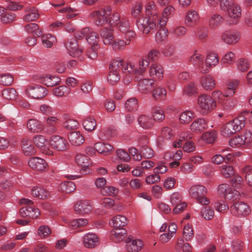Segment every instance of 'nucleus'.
<instances>
[{
  "label": "nucleus",
  "mask_w": 252,
  "mask_h": 252,
  "mask_svg": "<svg viewBox=\"0 0 252 252\" xmlns=\"http://www.w3.org/2000/svg\"><path fill=\"white\" fill-rule=\"evenodd\" d=\"M111 9L110 7L101 8L92 12L89 17L93 20L97 26H103L109 21Z\"/></svg>",
  "instance_id": "obj_1"
},
{
  "label": "nucleus",
  "mask_w": 252,
  "mask_h": 252,
  "mask_svg": "<svg viewBox=\"0 0 252 252\" xmlns=\"http://www.w3.org/2000/svg\"><path fill=\"white\" fill-rule=\"evenodd\" d=\"M190 196L196 199L198 202L203 205H208L210 200L206 196L207 194V189L202 185L192 186L189 189Z\"/></svg>",
  "instance_id": "obj_2"
},
{
  "label": "nucleus",
  "mask_w": 252,
  "mask_h": 252,
  "mask_svg": "<svg viewBox=\"0 0 252 252\" xmlns=\"http://www.w3.org/2000/svg\"><path fill=\"white\" fill-rule=\"evenodd\" d=\"M138 29L144 34H148L156 28V20L151 17L138 18L136 20Z\"/></svg>",
  "instance_id": "obj_3"
},
{
  "label": "nucleus",
  "mask_w": 252,
  "mask_h": 252,
  "mask_svg": "<svg viewBox=\"0 0 252 252\" xmlns=\"http://www.w3.org/2000/svg\"><path fill=\"white\" fill-rule=\"evenodd\" d=\"M197 103L200 108L205 112H210L215 109L217 102L207 94H200L197 98Z\"/></svg>",
  "instance_id": "obj_4"
},
{
  "label": "nucleus",
  "mask_w": 252,
  "mask_h": 252,
  "mask_svg": "<svg viewBox=\"0 0 252 252\" xmlns=\"http://www.w3.org/2000/svg\"><path fill=\"white\" fill-rule=\"evenodd\" d=\"M51 147L58 151L65 152L69 148V144L67 140L59 135H53L49 139Z\"/></svg>",
  "instance_id": "obj_5"
},
{
  "label": "nucleus",
  "mask_w": 252,
  "mask_h": 252,
  "mask_svg": "<svg viewBox=\"0 0 252 252\" xmlns=\"http://www.w3.org/2000/svg\"><path fill=\"white\" fill-rule=\"evenodd\" d=\"M252 141V134L249 131L240 136L231 138L229 142V145L232 148H237L244 144H248Z\"/></svg>",
  "instance_id": "obj_6"
},
{
  "label": "nucleus",
  "mask_w": 252,
  "mask_h": 252,
  "mask_svg": "<svg viewBox=\"0 0 252 252\" xmlns=\"http://www.w3.org/2000/svg\"><path fill=\"white\" fill-rule=\"evenodd\" d=\"M158 24L157 28L158 32L155 35V40L158 43H161L165 41L168 37V31L165 28L167 23L166 18L158 20Z\"/></svg>",
  "instance_id": "obj_7"
},
{
  "label": "nucleus",
  "mask_w": 252,
  "mask_h": 252,
  "mask_svg": "<svg viewBox=\"0 0 252 252\" xmlns=\"http://www.w3.org/2000/svg\"><path fill=\"white\" fill-rule=\"evenodd\" d=\"M230 211L234 215L246 216L251 212L250 206L246 203L241 201L235 202L231 207Z\"/></svg>",
  "instance_id": "obj_8"
},
{
  "label": "nucleus",
  "mask_w": 252,
  "mask_h": 252,
  "mask_svg": "<svg viewBox=\"0 0 252 252\" xmlns=\"http://www.w3.org/2000/svg\"><path fill=\"white\" fill-rule=\"evenodd\" d=\"M27 94L32 98L39 99L45 97L48 93L47 90L40 85L29 87L25 90Z\"/></svg>",
  "instance_id": "obj_9"
},
{
  "label": "nucleus",
  "mask_w": 252,
  "mask_h": 252,
  "mask_svg": "<svg viewBox=\"0 0 252 252\" xmlns=\"http://www.w3.org/2000/svg\"><path fill=\"white\" fill-rule=\"evenodd\" d=\"M156 86L155 80L149 78L141 79L137 84L138 91L144 94H148L152 92V90Z\"/></svg>",
  "instance_id": "obj_10"
},
{
  "label": "nucleus",
  "mask_w": 252,
  "mask_h": 252,
  "mask_svg": "<svg viewBox=\"0 0 252 252\" xmlns=\"http://www.w3.org/2000/svg\"><path fill=\"white\" fill-rule=\"evenodd\" d=\"M29 166L33 170L43 172L46 171L48 164L45 160L38 157H32L28 161Z\"/></svg>",
  "instance_id": "obj_11"
},
{
  "label": "nucleus",
  "mask_w": 252,
  "mask_h": 252,
  "mask_svg": "<svg viewBox=\"0 0 252 252\" xmlns=\"http://www.w3.org/2000/svg\"><path fill=\"white\" fill-rule=\"evenodd\" d=\"M33 141L36 147L40 149L43 153L47 155H53V152L46 147L48 142L44 136L37 135L33 137Z\"/></svg>",
  "instance_id": "obj_12"
},
{
  "label": "nucleus",
  "mask_w": 252,
  "mask_h": 252,
  "mask_svg": "<svg viewBox=\"0 0 252 252\" xmlns=\"http://www.w3.org/2000/svg\"><path fill=\"white\" fill-rule=\"evenodd\" d=\"M74 211L79 214H88L93 209V205L89 200H81L74 205Z\"/></svg>",
  "instance_id": "obj_13"
},
{
  "label": "nucleus",
  "mask_w": 252,
  "mask_h": 252,
  "mask_svg": "<svg viewBox=\"0 0 252 252\" xmlns=\"http://www.w3.org/2000/svg\"><path fill=\"white\" fill-rule=\"evenodd\" d=\"M65 45L68 53L71 56L78 57L83 52L82 49H79L78 42L74 38L68 39Z\"/></svg>",
  "instance_id": "obj_14"
},
{
  "label": "nucleus",
  "mask_w": 252,
  "mask_h": 252,
  "mask_svg": "<svg viewBox=\"0 0 252 252\" xmlns=\"http://www.w3.org/2000/svg\"><path fill=\"white\" fill-rule=\"evenodd\" d=\"M239 33L233 31H225L221 35V40L227 44H234L238 42Z\"/></svg>",
  "instance_id": "obj_15"
},
{
  "label": "nucleus",
  "mask_w": 252,
  "mask_h": 252,
  "mask_svg": "<svg viewBox=\"0 0 252 252\" xmlns=\"http://www.w3.org/2000/svg\"><path fill=\"white\" fill-rule=\"evenodd\" d=\"M81 33L87 34L86 40L91 46H99L97 44L99 40L98 34L94 32L93 29L89 27L84 28Z\"/></svg>",
  "instance_id": "obj_16"
},
{
  "label": "nucleus",
  "mask_w": 252,
  "mask_h": 252,
  "mask_svg": "<svg viewBox=\"0 0 252 252\" xmlns=\"http://www.w3.org/2000/svg\"><path fill=\"white\" fill-rule=\"evenodd\" d=\"M70 143L74 146H79L85 141V137L79 131H71L67 133Z\"/></svg>",
  "instance_id": "obj_17"
},
{
  "label": "nucleus",
  "mask_w": 252,
  "mask_h": 252,
  "mask_svg": "<svg viewBox=\"0 0 252 252\" xmlns=\"http://www.w3.org/2000/svg\"><path fill=\"white\" fill-rule=\"evenodd\" d=\"M199 19V16L197 12L191 9L188 11L185 18V24L187 27H193L197 25Z\"/></svg>",
  "instance_id": "obj_18"
},
{
  "label": "nucleus",
  "mask_w": 252,
  "mask_h": 252,
  "mask_svg": "<svg viewBox=\"0 0 252 252\" xmlns=\"http://www.w3.org/2000/svg\"><path fill=\"white\" fill-rule=\"evenodd\" d=\"M83 243L87 248H94L99 244V239L95 234L89 233L84 235Z\"/></svg>",
  "instance_id": "obj_19"
},
{
  "label": "nucleus",
  "mask_w": 252,
  "mask_h": 252,
  "mask_svg": "<svg viewBox=\"0 0 252 252\" xmlns=\"http://www.w3.org/2000/svg\"><path fill=\"white\" fill-rule=\"evenodd\" d=\"M164 69L162 66L158 63H153L150 66L149 74L151 77L159 80L163 78Z\"/></svg>",
  "instance_id": "obj_20"
},
{
  "label": "nucleus",
  "mask_w": 252,
  "mask_h": 252,
  "mask_svg": "<svg viewBox=\"0 0 252 252\" xmlns=\"http://www.w3.org/2000/svg\"><path fill=\"white\" fill-rule=\"evenodd\" d=\"M126 242V248L128 252H137L140 251L143 246L142 242L139 239L132 240L128 237Z\"/></svg>",
  "instance_id": "obj_21"
},
{
  "label": "nucleus",
  "mask_w": 252,
  "mask_h": 252,
  "mask_svg": "<svg viewBox=\"0 0 252 252\" xmlns=\"http://www.w3.org/2000/svg\"><path fill=\"white\" fill-rule=\"evenodd\" d=\"M226 11L228 13L229 18L231 19V21L230 22V24H234L237 23L238 19L241 16V9L240 6L237 4H236Z\"/></svg>",
  "instance_id": "obj_22"
},
{
  "label": "nucleus",
  "mask_w": 252,
  "mask_h": 252,
  "mask_svg": "<svg viewBox=\"0 0 252 252\" xmlns=\"http://www.w3.org/2000/svg\"><path fill=\"white\" fill-rule=\"evenodd\" d=\"M113 30L111 27L103 29L100 32L103 42L105 45H111L113 42L114 36L113 33Z\"/></svg>",
  "instance_id": "obj_23"
},
{
  "label": "nucleus",
  "mask_w": 252,
  "mask_h": 252,
  "mask_svg": "<svg viewBox=\"0 0 252 252\" xmlns=\"http://www.w3.org/2000/svg\"><path fill=\"white\" fill-rule=\"evenodd\" d=\"M33 196L39 199H46L50 196V192L41 187H34L31 191Z\"/></svg>",
  "instance_id": "obj_24"
},
{
  "label": "nucleus",
  "mask_w": 252,
  "mask_h": 252,
  "mask_svg": "<svg viewBox=\"0 0 252 252\" xmlns=\"http://www.w3.org/2000/svg\"><path fill=\"white\" fill-rule=\"evenodd\" d=\"M152 92L153 97L156 101L163 100L166 97L167 93L165 88L158 86L157 84L156 87L152 90Z\"/></svg>",
  "instance_id": "obj_25"
},
{
  "label": "nucleus",
  "mask_w": 252,
  "mask_h": 252,
  "mask_svg": "<svg viewBox=\"0 0 252 252\" xmlns=\"http://www.w3.org/2000/svg\"><path fill=\"white\" fill-rule=\"evenodd\" d=\"M126 235V230L124 228H115L111 231V239L116 242L122 241Z\"/></svg>",
  "instance_id": "obj_26"
},
{
  "label": "nucleus",
  "mask_w": 252,
  "mask_h": 252,
  "mask_svg": "<svg viewBox=\"0 0 252 252\" xmlns=\"http://www.w3.org/2000/svg\"><path fill=\"white\" fill-rule=\"evenodd\" d=\"M200 82L202 87L207 91L212 90L216 86L215 80L210 75L202 76Z\"/></svg>",
  "instance_id": "obj_27"
},
{
  "label": "nucleus",
  "mask_w": 252,
  "mask_h": 252,
  "mask_svg": "<svg viewBox=\"0 0 252 252\" xmlns=\"http://www.w3.org/2000/svg\"><path fill=\"white\" fill-rule=\"evenodd\" d=\"M94 148L98 153L106 155L110 153L113 147L107 143L99 142L95 144Z\"/></svg>",
  "instance_id": "obj_28"
},
{
  "label": "nucleus",
  "mask_w": 252,
  "mask_h": 252,
  "mask_svg": "<svg viewBox=\"0 0 252 252\" xmlns=\"http://www.w3.org/2000/svg\"><path fill=\"white\" fill-rule=\"evenodd\" d=\"M22 148L26 156H30L36 153V149L29 140L24 139L22 141Z\"/></svg>",
  "instance_id": "obj_29"
},
{
  "label": "nucleus",
  "mask_w": 252,
  "mask_h": 252,
  "mask_svg": "<svg viewBox=\"0 0 252 252\" xmlns=\"http://www.w3.org/2000/svg\"><path fill=\"white\" fill-rule=\"evenodd\" d=\"M113 226L115 228H123L128 223L127 218L123 215H117L115 216L111 220Z\"/></svg>",
  "instance_id": "obj_30"
},
{
  "label": "nucleus",
  "mask_w": 252,
  "mask_h": 252,
  "mask_svg": "<svg viewBox=\"0 0 252 252\" xmlns=\"http://www.w3.org/2000/svg\"><path fill=\"white\" fill-rule=\"evenodd\" d=\"M197 93L198 89L195 86L194 83L192 82H190L186 85L183 91V94L188 96L195 95Z\"/></svg>",
  "instance_id": "obj_31"
},
{
  "label": "nucleus",
  "mask_w": 252,
  "mask_h": 252,
  "mask_svg": "<svg viewBox=\"0 0 252 252\" xmlns=\"http://www.w3.org/2000/svg\"><path fill=\"white\" fill-rule=\"evenodd\" d=\"M139 107L138 99L136 97L128 99L125 103V108L128 112L136 111Z\"/></svg>",
  "instance_id": "obj_32"
},
{
  "label": "nucleus",
  "mask_w": 252,
  "mask_h": 252,
  "mask_svg": "<svg viewBox=\"0 0 252 252\" xmlns=\"http://www.w3.org/2000/svg\"><path fill=\"white\" fill-rule=\"evenodd\" d=\"M219 62V59L217 54L210 53L207 56L205 64L207 67L211 68L216 66Z\"/></svg>",
  "instance_id": "obj_33"
},
{
  "label": "nucleus",
  "mask_w": 252,
  "mask_h": 252,
  "mask_svg": "<svg viewBox=\"0 0 252 252\" xmlns=\"http://www.w3.org/2000/svg\"><path fill=\"white\" fill-rule=\"evenodd\" d=\"M220 172L221 176L225 178H230L235 174L234 167L228 164L220 166Z\"/></svg>",
  "instance_id": "obj_34"
},
{
  "label": "nucleus",
  "mask_w": 252,
  "mask_h": 252,
  "mask_svg": "<svg viewBox=\"0 0 252 252\" xmlns=\"http://www.w3.org/2000/svg\"><path fill=\"white\" fill-rule=\"evenodd\" d=\"M201 138L207 144H213L217 138V132L216 130L206 132L202 134Z\"/></svg>",
  "instance_id": "obj_35"
},
{
  "label": "nucleus",
  "mask_w": 252,
  "mask_h": 252,
  "mask_svg": "<svg viewBox=\"0 0 252 252\" xmlns=\"http://www.w3.org/2000/svg\"><path fill=\"white\" fill-rule=\"evenodd\" d=\"M223 22L222 16L218 14H213L209 20V26L212 29H216L222 24Z\"/></svg>",
  "instance_id": "obj_36"
},
{
  "label": "nucleus",
  "mask_w": 252,
  "mask_h": 252,
  "mask_svg": "<svg viewBox=\"0 0 252 252\" xmlns=\"http://www.w3.org/2000/svg\"><path fill=\"white\" fill-rule=\"evenodd\" d=\"M25 31L29 33H32L33 35L39 37L42 34V31L39 29V26L35 23H30L25 27Z\"/></svg>",
  "instance_id": "obj_37"
},
{
  "label": "nucleus",
  "mask_w": 252,
  "mask_h": 252,
  "mask_svg": "<svg viewBox=\"0 0 252 252\" xmlns=\"http://www.w3.org/2000/svg\"><path fill=\"white\" fill-rule=\"evenodd\" d=\"M152 116L154 120L157 122L162 121L164 118V111L159 106H154L152 110Z\"/></svg>",
  "instance_id": "obj_38"
},
{
  "label": "nucleus",
  "mask_w": 252,
  "mask_h": 252,
  "mask_svg": "<svg viewBox=\"0 0 252 252\" xmlns=\"http://www.w3.org/2000/svg\"><path fill=\"white\" fill-rule=\"evenodd\" d=\"M27 11L28 13L23 17V20L27 22L33 21L39 17L38 11L34 7L31 8Z\"/></svg>",
  "instance_id": "obj_39"
},
{
  "label": "nucleus",
  "mask_w": 252,
  "mask_h": 252,
  "mask_svg": "<svg viewBox=\"0 0 252 252\" xmlns=\"http://www.w3.org/2000/svg\"><path fill=\"white\" fill-rule=\"evenodd\" d=\"M75 160L77 164L82 168H86L91 164L88 157L83 154H77L75 157Z\"/></svg>",
  "instance_id": "obj_40"
},
{
  "label": "nucleus",
  "mask_w": 252,
  "mask_h": 252,
  "mask_svg": "<svg viewBox=\"0 0 252 252\" xmlns=\"http://www.w3.org/2000/svg\"><path fill=\"white\" fill-rule=\"evenodd\" d=\"M242 174L245 176V180L247 183L252 186V166L250 165H245L242 168Z\"/></svg>",
  "instance_id": "obj_41"
},
{
  "label": "nucleus",
  "mask_w": 252,
  "mask_h": 252,
  "mask_svg": "<svg viewBox=\"0 0 252 252\" xmlns=\"http://www.w3.org/2000/svg\"><path fill=\"white\" fill-rule=\"evenodd\" d=\"M125 62L124 60L118 58L111 62L110 65V70L114 71H118V70H121L123 71V66H124V64Z\"/></svg>",
  "instance_id": "obj_42"
},
{
  "label": "nucleus",
  "mask_w": 252,
  "mask_h": 252,
  "mask_svg": "<svg viewBox=\"0 0 252 252\" xmlns=\"http://www.w3.org/2000/svg\"><path fill=\"white\" fill-rule=\"evenodd\" d=\"M146 13L148 16L152 18L157 19L159 18V16L156 10V5L154 2H149L146 6Z\"/></svg>",
  "instance_id": "obj_43"
},
{
  "label": "nucleus",
  "mask_w": 252,
  "mask_h": 252,
  "mask_svg": "<svg viewBox=\"0 0 252 252\" xmlns=\"http://www.w3.org/2000/svg\"><path fill=\"white\" fill-rule=\"evenodd\" d=\"M193 117V112L189 110H187L180 114L179 120L182 124L187 125L191 121Z\"/></svg>",
  "instance_id": "obj_44"
},
{
  "label": "nucleus",
  "mask_w": 252,
  "mask_h": 252,
  "mask_svg": "<svg viewBox=\"0 0 252 252\" xmlns=\"http://www.w3.org/2000/svg\"><path fill=\"white\" fill-rule=\"evenodd\" d=\"M60 189L62 192L69 193L73 192L76 189V186L71 181L65 182L60 185Z\"/></svg>",
  "instance_id": "obj_45"
},
{
  "label": "nucleus",
  "mask_w": 252,
  "mask_h": 252,
  "mask_svg": "<svg viewBox=\"0 0 252 252\" xmlns=\"http://www.w3.org/2000/svg\"><path fill=\"white\" fill-rule=\"evenodd\" d=\"M2 95L7 100H14L17 95V92L14 88H7L2 91Z\"/></svg>",
  "instance_id": "obj_46"
},
{
  "label": "nucleus",
  "mask_w": 252,
  "mask_h": 252,
  "mask_svg": "<svg viewBox=\"0 0 252 252\" xmlns=\"http://www.w3.org/2000/svg\"><path fill=\"white\" fill-rule=\"evenodd\" d=\"M119 190L113 186H105L100 190L101 193L105 196H116Z\"/></svg>",
  "instance_id": "obj_47"
},
{
  "label": "nucleus",
  "mask_w": 252,
  "mask_h": 252,
  "mask_svg": "<svg viewBox=\"0 0 252 252\" xmlns=\"http://www.w3.org/2000/svg\"><path fill=\"white\" fill-rule=\"evenodd\" d=\"M246 124V118L242 114L227 123L231 126H245Z\"/></svg>",
  "instance_id": "obj_48"
},
{
  "label": "nucleus",
  "mask_w": 252,
  "mask_h": 252,
  "mask_svg": "<svg viewBox=\"0 0 252 252\" xmlns=\"http://www.w3.org/2000/svg\"><path fill=\"white\" fill-rule=\"evenodd\" d=\"M53 94L58 97H62L69 94L70 90L69 88L66 86H60L54 88L53 90Z\"/></svg>",
  "instance_id": "obj_49"
},
{
  "label": "nucleus",
  "mask_w": 252,
  "mask_h": 252,
  "mask_svg": "<svg viewBox=\"0 0 252 252\" xmlns=\"http://www.w3.org/2000/svg\"><path fill=\"white\" fill-rule=\"evenodd\" d=\"M139 145L141 146L140 152L144 158H151L154 155V152L150 147L146 145H142L141 141L139 142Z\"/></svg>",
  "instance_id": "obj_50"
},
{
  "label": "nucleus",
  "mask_w": 252,
  "mask_h": 252,
  "mask_svg": "<svg viewBox=\"0 0 252 252\" xmlns=\"http://www.w3.org/2000/svg\"><path fill=\"white\" fill-rule=\"evenodd\" d=\"M241 127H221L220 132L221 134L224 137H230L236 132L240 131Z\"/></svg>",
  "instance_id": "obj_51"
},
{
  "label": "nucleus",
  "mask_w": 252,
  "mask_h": 252,
  "mask_svg": "<svg viewBox=\"0 0 252 252\" xmlns=\"http://www.w3.org/2000/svg\"><path fill=\"white\" fill-rule=\"evenodd\" d=\"M123 73H127L130 75L129 77L131 79V75L137 73V68H135L134 66V64L132 63H127L125 62L124 64V66H123Z\"/></svg>",
  "instance_id": "obj_52"
},
{
  "label": "nucleus",
  "mask_w": 252,
  "mask_h": 252,
  "mask_svg": "<svg viewBox=\"0 0 252 252\" xmlns=\"http://www.w3.org/2000/svg\"><path fill=\"white\" fill-rule=\"evenodd\" d=\"M137 121L140 126H150L153 124V120L150 116L143 114L138 117Z\"/></svg>",
  "instance_id": "obj_53"
},
{
  "label": "nucleus",
  "mask_w": 252,
  "mask_h": 252,
  "mask_svg": "<svg viewBox=\"0 0 252 252\" xmlns=\"http://www.w3.org/2000/svg\"><path fill=\"white\" fill-rule=\"evenodd\" d=\"M41 39L43 45L46 48H49L53 46V42L56 40V37L50 34H46L43 35Z\"/></svg>",
  "instance_id": "obj_54"
},
{
  "label": "nucleus",
  "mask_w": 252,
  "mask_h": 252,
  "mask_svg": "<svg viewBox=\"0 0 252 252\" xmlns=\"http://www.w3.org/2000/svg\"><path fill=\"white\" fill-rule=\"evenodd\" d=\"M120 76L118 71L110 70L107 77L108 83L111 85H116L120 80Z\"/></svg>",
  "instance_id": "obj_55"
},
{
  "label": "nucleus",
  "mask_w": 252,
  "mask_h": 252,
  "mask_svg": "<svg viewBox=\"0 0 252 252\" xmlns=\"http://www.w3.org/2000/svg\"><path fill=\"white\" fill-rule=\"evenodd\" d=\"M43 82L47 87H52L59 84V79L54 76H47L43 78Z\"/></svg>",
  "instance_id": "obj_56"
},
{
  "label": "nucleus",
  "mask_w": 252,
  "mask_h": 252,
  "mask_svg": "<svg viewBox=\"0 0 252 252\" xmlns=\"http://www.w3.org/2000/svg\"><path fill=\"white\" fill-rule=\"evenodd\" d=\"M193 236V230L191 225L189 224L185 225L183 231V236L185 239L187 241H190Z\"/></svg>",
  "instance_id": "obj_57"
},
{
  "label": "nucleus",
  "mask_w": 252,
  "mask_h": 252,
  "mask_svg": "<svg viewBox=\"0 0 252 252\" xmlns=\"http://www.w3.org/2000/svg\"><path fill=\"white\" fill-rule=\"evenodd\" d=\"M238 69L241 72H245L249 68V63L247 59H240L237 62Z\"/></svg>",
  "instance_id": "obj_58"
},
{
  "label": "nucleus",
  "mask_w": 252,
  "mask_h": 252,
  "mask_svg": "<svg viewBox=\"0 0 252 252\" xmlns=\"http://www.w3.org/2000/svg\"><path fill=\"white\" fill-rule=\"evenodd\" d=\"M202 216L206 220H211L214 215V210L209 207L204 206L201 211Z\"/></svg>",
  "instance_id": "obj_59"
},
{
  "label": "nucleus",
  "mask_w": 252,
  "mask_h": 252,
  "mask_svg": "<svg viewBox=\"0 0 252 252\" xmlns=\"http://www.w3.org/2000/svg\"><path fill=\"white\" fill-rule=\"evenodd\" d=\"M13 82V77L10 74L0 75V84L4 86L10 85Z\"/></svg>",
  "instance_id": "obj_60"
},
{
  "label": "nucleus",
  "mask_w": 252,
  "mask_h": 252,
  "mask_svg": "<svg viewBox=\"0 0 252 252\" xmlns=\"http://www.w3.org/2000/svg\"><path fill=\"white\" fill-rule=\"evenodd\" d=\"M100 204L102 207L110 209L114 206L115 201L114 199L109 197H104L100 200Z\"/></svg>",
  "instance_id": "obj_61"
},
{
  "label": "nucleus",
  "mask_w": 252,
  "mask_h": 252,
  "mask_svg": "<svg viewBox=\"0 0 252 252\" xmlns=\"http://www.w3.org/2000/svg\"><path fill=\"white\" fill-rule=\"evenodd\" d=\"M129 44V42L128 41L122 39H116L114 41H113L111 45L114 50L118 51L124 48L126 45Z\"/></svg>",
  "instance_id": "obj_62"
},
{
  "label": "nucleus",
  "mask_w": 252,
  "mask_h": 252,
  "mask_svg": "<svg viewBox=\"0 0 252 252\" xmlns=\"http://www.w3.org/2000/svg\"><path fill=\"white\" fill-rule=\"evenodd\" d=\"M88 223V220L85 219H79L73 220L70 222V225L73 229L86 225Z\"/></svg>",
  "instance_id": "obj_63"
},
{
  "label": "nucleus",
  "mask_w": 252,
  "mask_h": 252,
  "mask_svg": "<svg viewBox=\"0 0 252 252\" xmlns=\"http://www.w3.org/2000/svg\"><path fill=\"white\" fill-rule=\"evenodd\" d=\"M235 60V54L232 52H228L222 58L221 62L222 63L231 64L234 63Z\"/></svg>",
  "instance_id": "obj_64"
}]
</instances>
